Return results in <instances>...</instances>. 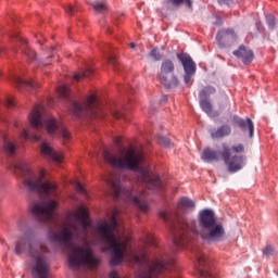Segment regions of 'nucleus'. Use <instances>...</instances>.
Returning a JSON list of instances; mask_svg holds the SVG:
<instances>
[{
  "mask_svg": "<svg viewBox=\"0 0 278 278\" xmlns=\"http://www.w3.org/2000/svg\"><path fill=\"white\" fill-rule=\"evenodd\" d=\"M226 103H229V99H226Z\"/></svg>",
  "mask_w": 278,
  "mask_h": 278,
  "instance_id": "46",
  "label": "nucleus"
},
{
  "mask_svg": "<svg viewBox=\"0 0 278 278\" xmlns=\"http://www.w3.org/2000/svg\"><path fill=\"white\" fill-rule=\"evenodd\" d=\"M112 116L113 118H124V121H127V118L125 117V114H123V112L118 111V110H113L112 111Z\"/></svg>",
  "mask_w": 278,
  "mask_h": 278,
  "instance_id": "33",
  "label": "nucleus"
},
{
  "mask_svg": "<svg viewBox=\"0 0 278 278\" xmlns=\"http://www.w3.org/2000/svg\"><path fill=\"white\" fill-rule=\"evenodd\" d=\"M216 41L219 47H228L231 42H236V31L231 28L220 30L216 36Z\"/></svg>",
  "mask_w": 278,
  "mask_h": 278,
  "instance_id": "13",
  "label": "nucleus"
},
{
  "mask_svg": "<svg viewBox=\"0 0 278 278\" xmlns=\"http://www.w3.org/2000/svg\"><path fill=\"white\" fill-rule=\"evenodd\" d=\"M162 101H166V96L163 97Z\"/></svg>",
  "mask_w": 278,
  "mask_h": 278,
  "instance_id": "45",
  "label": "nucleus"
},
{
  "mask_svg": "<svg viewBox=\"0 0 278 278\" xmlns=\"http://www.w3.org/2000/svg\"><path fill=\"white\" fill-rule=\"evenodd\" d=\"M21 138H23L24 140H35L36 142H40V140H42L40 135H35L30 137L29 131L27 129H24L22 131Z\"/></svg>",
  "mask_w": 278,
  "mask_h": 278,
  "instance_id": "28",
  "label": "nucleus"
},
{
  "mask_svg": "<svg viewBox=\"0 0 278 278\" xmlns=\"http://www.w3.org/2000/svg\"><path fill=\"white\" fill-rule=\"evenodd\" d=\"M150 58H153L156 62H160L162 60V54H160V51H157V48L152 49L150 52Z\"/></svg>",
  "mask_w": 278,
  "mask_h": 278,
  "instance_id": "30",
  "label": "nucleus"
},
{
  "mask_svg": "<svg viewBox=\"0 0 278 278\" xmlns=\"http://www.w3.org/2000/svg\"><path fill=\"white\" fill-rule=\"evenodd\" d=\"M157 79L168 89L179 86V78L175 75V63L173 61L168 59L162 61Z\"/></svg>",
  "mask_w": 278,
  "mask_h": 278,
  "instance_id": "8",
  "label": "nucleus"
},
{
  "mask_svg": "<svg viewBox=\"0 0 278 278\" xmlns=\"http://www.w3.org/2000/svg\"><path fill=\"white\" fill-rule=\"evenodd\" d=\"M103 157L113 168L137 172V184L139 187L125 188L121 184V179L114 177L106 178L105 182L111 187L115 199H122L127 203L136 205L141 212H147L149 204L144 201V188L154 191L164 190V182L144 163L142 150L130 146L129 148L121 149L116 154L104 151Z\"/></svg>",
  "mask_w": 278,
  "mask_h": 278,
  "instance_id": "2",
  "label": "nucleus"
},
{
  "mask_svg": "<svg viewBox=\"0 0 278 278\" xmlns=\"http://www.w3.org/2000/svg\"><path fill=\"white\" fill-rule=\"evenodd\" d=\"M240 0H218V3H226V5H233V3H239Z\"/></svg>",
  "mask_w": 278,
  "mask_h": 278,
  "instance_id": "36",
  "label": "nucleus"
},
{
  "mask_svg": "<svg viewBox=\"0 0 278 278\" xmlns=\"http://www.w3.org/2000/svg\"><path fill=\"white\" fill-rule=\"evenodd\" d=\"M108 60H109V63H110L114 68H116V56L110 55Z\"/></svg>",
  "mask_w": 278,
  "mask_h": 278,
  "instance_id": "38",
  "label": "nucleus"
},
{
  "mask_svg": "<svg viewBox=\"0 0 278 278\" xmlns=\"http://www.w3.org/2000/svg\"><path fill=\"white\" fill-rule=\"evenodd\" d=\"M70 110L74 116H91L92 118L103 116L99 109V100L94 94L89 96L83 103L72 101Z\"/></svg>",
  "mask_w": 278,
  "mask_h": 278,
  "instance_id": "7",
  "label": "nucleus"
},
{
  "mask_svg": "<svg viewBox=\"0 0 278 278\" xmlns=\"http://www.w3.org/2000/svg\"><path fill=\"white\" fill-rule=\"evenodd\" d=\"M177 60L182 64V68L185 71V84H190V79H192V77H194V73H197V63H194L192 56L186 53H178Z\"/></svg>",
  "mask_w": 278,
  "mask_h": 278,
  "instance_id": "10",
  "label": "nucleus"
},
{
  "mask_svg": "<svg viewBox=\"0 0 278 278\" xmlns=\"http://www.w3.org/2000/svg\"><path fill=\"white\" fill-rule=\"evenodd\" d=\"M220 157H223V152L214 151L210 148H206L202 154L203 162H218Z\"/></svg>",
  "mask_w": 278,
  "mask_h": 278,
  "instance_id": "20",
  "label": "nucleus"
},
{
  "mask_svg": "<svg viewBox=\"0 0 278 278\" xmlns=\"http://www.w3.org/2000/svg\"><path fill=\"white\" fill-rule=\"evenodd\" d=\"M3 55V48L0 47V56Z\"/></svg>",
  "mask_w": 278,
  "mask_h": 278,
  "instance_id": "43",
  "label": "nucleus"
},
{
  "mask_svg": "<svg viewBox=\"0 0 278 278\" xmlns=\"http://www.w3.org/2000/svg\"><path fill=\"white\" fill-rule=\"evenodd\" d=\"M200 108L205 112V114H207V116H216L212 110V102L205 100V98H200Z\"/></svg>",
  "mask_w": 278,
  "mask_h": 278,
  "instance_id": "22",
  "label": "nucleus"
},
{
  "mask_svg": "<svg viewBox=\"0 0 278 278\" xmlns=\"http://www.w3.org/2000/svg\"><path fill=\"white\" fill-rule=\"evenodd\" d=\"M159 144H162V147H170L172 143H170V139L166 138V137H160L159 138Z\"/></svg>",
  "mask_w": 278,
  "mask_h": 278,
  "instance_id": "31",
  "label": "nucleus"
},
{
  "mask_svg": "<svg viewBox=\"0 0 278 278\" xmlns=\"http://www.w3.org/2000/svg\"><path fill=\"white\" fill-rule=\"evenodd\" d=\"M28 253L30 260V270L34 278H49V257L51 250L43 242L31 239V230L23 231V236L17 238L15 243L16 255Z\"/></svg>",
  "mask_w": 278,
  "mask_h": 278,
  "instance_id": "5",
  "label": "nucleus"
},
{
  "mask_svg": "<svg viewBox=\"0 0 278 278\" xmlns=\"http://www.w3.org/2000/svg\"><path fill=\"white\" fill-rule=\"evenodd\" d=\"M28 121L33 129H47L50 136H61L64 141L71 140V132L64 127V124L55 121L40 104L33 109L28 115Z\"/></svg>",
  "mask_w": 278,
  "mask_h": 278,
  "instance_id": "6",
  "label": "nucleus"
},
{
  "mask_svg": "<svg viewBox=\"0 0 278 278\" xmlns=\"http://www.w3.org/2000/svg\"><path fill=\"white\" fill-rule=\"evenodd\" d=\"M263 255H265V257H270L275 255V248H273L271 245H266L263 249Z\"/></svg>",
  "mask_w": 278,
  "mask_h": 278,
  "instance_id": "29",
  "label": "nucleus"
},
{
  "mask_svg": "<svg viewBox=\"0 0 278 278\" xmlns=\"http://www.w3.org/2000/svg\"><path fill=\"white\" fill-rule=\"evenodd\" d=\"M92 8L94 12H98L99 14L105 12L108 10V4L104 1H96L92 4Z\"/></svg>",
  "mask_w": 278,
  "mask_h": 278,
  "instance_id": "25",
  "label": "nucleus"
},
{
  "mask_svg": "<svg viewBox=\"0 0 278 278\" xmlns=\"http://www.w3.org/2000/svg\"><path fill=\"white\" fill-rule=\"evenodd\" d=\"M256 28L257 31H264V26L262 25V22H256Z\"/></svg>",
  "mask_w": 278,
  "mask_h": 278,
  "instance_id": "41",
  "label": "nucleus"
},
{
  "mask_svg": "<svg viewBox=\"0 0 278 278\" xmlns=\"http://www.w3.org/2000/svg\"><path fill=\"white\" fill-rule=\"evenodd\" d=\"M75 188L77 192H80V194H86V189H84V186L81 185V182L76 181Z\"/></svg>",
  "mask_w": 278,
  "mask_h": 278,
  "instance_id": "34",
  "label": "nucleus"
},
{
  "mask_svg": "<svg viewBox=\"0 0 278 278\" xmlns=\"http://www.w3.org/2000/svg\"><path fill=\"white\" fill-rule=\"evenodd\" d=\"M11 81L16 86V88H26L27 90H34V88H38V83L34 80H25L21 78V76L16 75L11 78Z\"/></svg>",
  "mask_w": 278,
  "mask_h": 278,
  "instance_id": "18",
  "label": "nucleus"
},
{
  "mask_svg": "<svg viewBox=\"0 0 278 278\" xmlns=\"http://www.w3.org/2000/svg\"><path fill=\"white\" fill-rule=\"evenodd\" d=\"M216 93V88L208 86L205 87L201 92H200V99H207L210 94H215Z\"/></svg>",
  "mask_w": 278,
  "mask_h": 278,
  "instance_id": "27",
  "label": "nucleus"
},
{
  "mask_svg": "<svg viewBox=\"0 0 278 278\" xmlns=\"http://www.w3.org/2000/svg\"><path fill=\"white\" fill-rule=\"evenodd\" d=\"M233 123H236V125H238V127H240V129H242L243 131H247V129H249L250 138H253L255 126L253 125V121H251V118L243 119L235 116Z\"/></svg>",
  "mask_w": 278,
  "mask_h": 278,
  "instance_id": "16",
  "label": "nucleus"
},
{
  "mask_svg": "<svg viewBox=\"0 0 278 278\" xmlns=\"http://www.w3.org/2000/svg\"><path fill=\"white\" fill-rule=\"evenodd\" d=\"M65 12H66V14H68L70 16H72V14H75V7L68 4V5L65 8Z\"/></svg>",
  "mask_w": 278,
  "mask_h": 278,
  "instance_id": "37",
  "label": "nucleus"
},
{
  "mask_svg": "<svg viewBox=\"0 0 278 278\" xmlns=\"http://www.w3.org/2000/svg\"><path fill=\"white\" fill-rule=\"evenodd\" d=\"M11 36L12 38H16L17 42H20L22 53H24V55H26L28 60H36V52H34V50L29 48V45L27 43V40H25V38L18 36V33H14Z\"/></svg>",
  "mask_w": 278,
  "mask_h": 278,
  "instance_id": "15",
  "label": "nucleus"
},
{
  "mask_svg": "<svg viewBox=\"0 0 278 278\" xmlns=\"http://www.w3.org/2000/svg\"><path fill=\"white\" fill-rule=\"evenodd\" d=\"M149 242L150 244H153V238H150Z\"/></svg>",
  "mask_w": 278,
  "mask_h": 278,
  "instance_id": "44",
  "label": "nucleus"
},
{
  "mask_svg": "<svg viewBox=\"0 0 278 278\" xmlns=\"http://www.w3.org/2000/svg\"><path fill=\"white\" fill-rule=\"evenodd\" d=\"M16 103L14 102V98H8L7 99V108H14Z\"/></svg>",
  "mask_w": 278,
  "mask_h": 278,
  "instance_id": "39",
  "label": "nucleus"
},
{
  "mask_svg": "<svg viewBox=\"0 0 278 278\" xmlns=\"http://www.w3.org/2000/svg\"><path fill=\"white\" fill-rule=\"evenodd\" d=\"M266 21H267V25H268L269 29H275V16L267 15Z\"/></svg>",
  "mask_w": 278,
  "mask_h": 278,
  "instance_id": "32",
  "label": "nucleus"
},
{
  "mask_svg": "<svg viewBox=\"0 0 278 278\" xmlns=\"http://www.w3.org/2000/svg\"><path fill=\"white\" fill-rule=\"evenodd\" d=\"M232 151H235V153H243L244 152V146H242V144L233 146Z\"/></svg>",
  "mask_w": 278,
  "mask_h": 278,
  "instance_id": "35",
  "label": "nucleus"
},
{
  "mask_svg": "<svg viewBox=\"0 0 278 278\" xmlns=\"http://www.w3.org/2000/svg\"><path fill=\"white\" fill-rule=\"evenodd\" d=\"M23 225H25V219H23V218L18 219V222H17V229L20 231H23Z\"/></svg>",
  "mask_w": 278,
  "mask_h": 278,
  "instance_id": "40",
  "label": "nucleus"
},
{
  "mask_svg": "<svg viewBox=\"0 0 278 278\" xmlns=\"http://www.w3.org/2000/svg\"><path fill=\"white\" fill-rule=\"evenodd\" d=\"M182 3H186L187 8L192 10V0H164L166 8H170V5L174 8H179L182 5Z\"/></svg>",
  "mask_w": 278,
  "mask_h": 278,
  "instance_id": "21",
  "label": "nucleus"
},
{
  "mask_svg": "<svg viewBox=\"0 0 278 278\" xmlns=\"http://www.w3.org/2000/svg\"><path fill=\"white\" fill-rule=\"evenodd\" d=\"M130 48H131V49H136V43L131 42V43H130Z\"/></svg>",
  "mask_w": 278,
  "mask_h": 278,
  "instance_id": "42",
  "label": "nucleus"
},
{
  "mask_svg": "<svg viewBox=\"0 0 278 278\" xmlns=\"http://www.w3.org/2000/svg\"><path fill=\"white\" fill-rule=\"evenodd\" d=\"M58 93L60 94V97H62L63 99H70L71 97V89H68V86L63 85L60 86L58 88Z\"/></svg>",
  "mask_w": 278,
  "mask_h": 278,
  "instance_id": "26",
  "label": "nucleus"
},
{
  "mask_svg": "<svg viewBox=\"0 0 278 278\" xmlns=\"http://www.w3.org/2000/svg\"><path fill=\"white\" fill-rule=\"evenodd\" d=\"M160 217L167 223L174 238L173 242L176 249H184L189 240L194 236H200L206 242H222L225 240V228L216 219V214L210 208L200 212L198 225L193 219L180 216L179 213L162 211Z\"/></svg>",
  "mask_w": 278,
  "mask_h": 278,
  "instance_id": "3",
  "label": "nucleus"
},
{
  "mask_svg": "<svg viewBox=\"0 0 278 278\" xmlns=\"http://www.w3.org/2000/svg\"><path fill=\"white\" fill-rule=\"evenodd\" d=\"M12 170L16 177L23 179L28 192L38 194L41 199L30 204L34 218L40 223H53L58 216V198L60 197L58 185L53 181H43L47 172L45 169L34 172L25 161L13 164Z\"/></svg>",
  "mask_w": 278,
  "mask_h": 278,
  "instance_id": "4",
  "label": "nucleus"
},
{
  "mask_svg": "<svg viewBox=\"0 0 278 278\" xmlns=\"http://www.w3.org/2000/svg\"><path fill=\"white\" fill-rule=\"evenodd\" d=\"M222 157L228 167L229 173H238V170H242L244 168V159L243 155H235L231 156V148L227 146V143H222Z\"/></svg>",
  "mask_w": 278,
  "mask_h": 278,
  "instance_id": "9",
  "label": "nucleus"
},
{
  "mask_svg": "<svg viewBox=\"0 0 278 278\" xmlns=\"http://www.w3.org/2000/svg\"><path fill=\"white\" fill-rule=\"evenodd\" d=\"M226 136H231V126L229 125H223L216 130H211L213 140H220V138H226Z\"/></svg>",
  "mask_w": 278,
  "mask_h": 278,
  "instance_id": "19",
  "label": "nucleus"
},
{
  "mask_svg": "<svg viewBox=\"0 0 278 278\" xmlns=\"http://www.w3.org/2000/svg\"><path fill=\"white\" fill-rule=\"evenodd\" d=\"M90 75H92V70L87 68L81 72L75 73L73 79L75 81H79V79H86V77H90Z\"/></svg>",
  "mask_w": 278,
  "mask_h": 278,
  "instance_id": "24",
  "label": "nucleus"
},
{
  "mask_svg": "<svg viewBox=\"0 0 278 278\" xmlns=\"http://www.w3.org/2000/svg\"><path fill=\"white\" fill-rule=\"evenodd\" d=\"M178 210H194V201L181 198L178 202Z\"/></svg>",
  "mask_w": 278,
  "mask_h": 278,
  "instance_id": "23",
  "label": "nucleus"
},
{
  "mask_svg": "<svg viewBox=\"0 0 278 278\" xmlns=\"http://www.w3.org/2000/svg\"><path fill=\"white\" fill-rule=\"evenodd\" d=\"M50 241L68 251L71 268H98L101 258L94 255L92 247L100 244L102 253L111 251L112 266L129 262L138 264L136 278H157L175 266V257L162 254L153 261L144 253L131 250V240L118 229V211L113 210L110 222H102L94 228L88 218V211L79 206L70 213L67 223L48 235Z\"/></svg>",
  "mask_w": 278,
  "mask_h": 278,
  "instance_id": "1",
  "label": "nucleus"
},
{
  "mask_svg": "<svg viewBox=\"0 0 278 278\" xmlns=\"http://www.w3.org/2000/svg\"><path fill=\"white\" fill-rule=\"evenodd\" d=\"M192 254L194 255V260H195L194 266L200 273V275L202 277H212V274L207 268L208 266L207 257H205V254H203L201 249H199L198 247H194L192 249Z\"/></svg>",
  "mask_w": 278,
  "mask_h": 278,
  "instance_id": "11",
  "label": "nucleus"
},
{
  "mask_svg": "<svg viewBox=\"0 0 278 278\" xmlns=\"http://www.w3.org/2000/svg\"><path fill=\"white\" fill-rule=\"evenodd\" d=\"M233 55L241 60L243 64L249 65L251 62H253L255 55L253 54V51L244 46H240L238 50H235Z\"/></svg>",
  "mask_w": 278,
  "mask_h": 278,
  "instance_id": "14",
  "label": "nucleus"
},
{
  "mask_svg": "<svg viewBox=\"0 0 278 278\" xmlns=\"http://www.w3.org/2000/svg\"><path fill=\"white\" fill-rule=\"evenodd\" d=\"M16 151H18V143L14 139L4 137L3 138V152L5 155L10 157H14L16 155Z\"/></svg>",
  "mask_w": 278,
  "mask_h": 278,
  "instance_id": "17",
  "label": "nucleus"
},
{
  "mask_svg": "<svg viewBox=\"0 0 278 278\" xmlns=\"http://www.w3.org/2000/svg\"><path fill=\"white\" fill-rule=\"evenodd\" d=\"M40 153L43 155V157L55 162V164H62V162H64V155L54 151L53 148H51V146L46 141L41 143Z\"/></svg>",
  "mask_w": 278,
  "mask_h": 278,
  "instance_id": "12",
  "label": "nucleus"
}]
</instances>
